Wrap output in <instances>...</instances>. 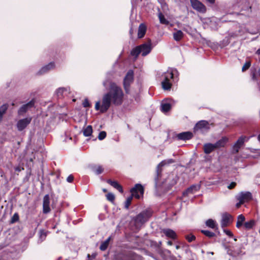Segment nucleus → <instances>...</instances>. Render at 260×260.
Instances as JSON below:
<instances>
[{
    "mask_svg": "<svg viewBox=\"0 0 260 260\" xmlns=\"http://www.w3.org/2000/svg\"><path fill=\"white\" fill-rule=\"evenodd\" d=\"M124 96L122 88L115 82H110L108 92L103 95L102 103L100 101L96 102L95 109L100 110L101 113H105L109 109L111 104L115 106L121 105L123 102Z\"/></svg>",
    "mask_w": 260,
    "mask_h": 260,
    "instance_id": "1",
    "label": "nucleus"
},
{
    "mask_svg": "<svg viewBox=\"0 0 260 260\" xmlns=\"http://www.w3.org/2000/svg\"><path fill=\"white\" fill-rule=\"evenodd\" d=\"M152 215V211L150 209H146L142 211L137 215L135 218V224L137 225H142L147 222Z\"/></svg>",
    "mask_w": 260,
    "mask_h": 260,
    "instance_id": "2",
    "label": "nucleus"
},
{
    "mask_svg": "<svg viewBox=\"0 0 260 260\" xmlns=\"http://www.w3.org/2000/svg\"><path fill=\"white\" fill-rule=\"evenodd\" d=\"M175 73H177V71L176 69H172L168 70L165 73L164 75V80L161 82L164 89L169 90L171 88L172 84L170 82V79L173 78Z\"/></svg>",
    "mask_w": 260,
    "mask_h": 260,
    "instance_id": "3",
    "label": "nucleus"
},
{
    "mask_svg": "<svg viewBox=\"0 0 260 260\" xmlns=\"http://www.w3.org/2000/svg\"><path fill=\"white\" fill-rule=\"evenodd\" d=\"M134 81V72L133 70H129L123 80V87L126 93L129 92L131 84Z\"/></svg>",
    "mask_w": 260,
    "mask_h": 260,
    "instance_id": "4",
    "label": "nucleus"
},
{
    "mask_svg": "<svg viewBox=\"0 0 260 260\" xmlns=\"http://www.w3.org/2000/svg\"><path fill=\"white\" fill-rule=\"evenodd\" d=\"M193 9L197 11L205 13L206 12V6L198 0H189Z\"/></svg>",
    "mask_w": 260,
    "mask_h": 260,
    "instance_id": "5",
    "label": "nucleus"
},
{
    "mask_svg": "<svg viewBox=\"0 0 260 260\" xmlns=\"http://www.w3.org/2000/svg\"><path fill=\"white\" fill-rule=\"evenodd\" d=\"M132 196L137 199H140L144 193V188L140 184H137L131 189Z\"/></svg>",
    "mask_w": 260,
    "mask_h": 260,
    "instance_id": "6",
    "label": "nucleus"
},
{
    "mask_svg": "<svg viewBox=\"0 0 260 260\" xmlns=\"http://www.w3.org/2000/svg\"><path fill=\"white\" fill-rule=\"evenodd\" d=\"M210 124L206 120H201L196 124L194 127V131H201L202 132L208 131L210 129Z\"/></svg>",
    "mask_w": 260,
    "mask_h": 260,
    "instance_id": "7",
    "label": "nucleus"
},
{
    "mask_svg": "<svg viewBox=\"0 0 260 260\" xmlns=\"http://www.w3.org/2000/svg\"><path fill=\"white\" fill-rule=\"evenodd\" d=\"M140 47V50H141V53H142V55L143 56H146L148 54L151 49V44L150 41H149L148 43H144L140 46H138Z\"/></svg>",
    "mask_w": 260,
    "mask_h": 260,
    "instance_id": "8",
    "label": "nucleus"
},
{
    "mask_svg": "<svg viewBox=\"0 0 260 260\" xmlns=\"http://www.w3.org/2000/svg\"><path fill=\"white\" fill-rule=\"evenodd\" d=\"M237 200H241L243 203L252 199V194L250 192H241L236 196Z\"/></svg>",
    "mask_w": 260,
    "mask_h": 260,
    "instance_id": "9",
    "label": "nucleus"
},
{
    "mask_svg": "<svg viewBox=\"0 0 260 260\" xmlns=\"http://www.w3.org/2000/svg\"><path fill=\"white\" fill-rule=\"evenodd\" d=\"M31 118H25L19 120L17 123V127L19 131H23L31 122Z\"/></svg>",
    "mask_w": 260,
    "mask_h": 260,
    "instance_id": "10",
    "label": "nucleus"
},
{
    "mask_svg": "<svg viewBox=\"0 0 260 260\" xmlns=\"http://www.w3.org/2000/svg\"><path fill=\"white\" fill-rule=\"evenodd\" d=\"M50 198L48 194H46L43 198V212L47 214L50 211Z\"/></svg>",
    "mask_w": 260,
    "mask_h": 260,
    "instance_id": "11",
    "label": "nucleus"
},
{
    "mask_svg": "<svg viewBox=\"0 0 260 260\" xmlns=\"http://www.w3.org/2000/svg\"><path fill=\"white\" fill-rule=\"evenodd\" d=\"M232 220V216L227 213H224L222 215V218L221 220V226L222 228L227 226L231 222Z\"/></svg>",
    "mask_w": 260,
    "mask_h": 260,
    "instance_id": "12",
    "label": "nucleus"
},
{
    "mask_svg": "<svg viewBox=\"0 0 260 260\" xmlns=\"http://www.w3.org/2000/svg\"><path fill=\"white\" fill-rule=\"evenodd\" d=\"M245 140H248V138L245 136H241L238 139L233 147V149L235 153L239 152V149L244 144Z\"/></svg>",
    "mask_w": 260,
    "mask_h": 260,
    "instance_id": "13",
    "label": "nucleus"
},
{
    "mask_svg": "<svg viewBox=\"0 0 260 260\" xmlns=\"http://www.w3.org/2000/svg\"><path fill=\"white\" fill-rule=\"evenodd\" d=\"M35 104L34 100H31L28 103L22 105L18 111V114L19 115H22L23 113H25L29 108H31L34 106Z\"/></svg>",
    "mask_w": 260,
    "mask_h": 260,
    "instance_id": "14",
    "label": "nucleus"
},
{
    "mask_svg": "<svg viewBox=\"0 0 260 260\" xmlns=\"http://www.w3.org/2000/svg\"><path fill=\"white\" fill-rule=\"evenodd\" d=\"M193 137V134L190 132H185L179 133L177 135V138L181 140H188Z\"/></svg>",
    "mask_w": 260,
    "mask_h": 260,
    "instance_id": "15",
    "label": "nucleus"
},
{
    "mask_svg": "<svg viewBox=\"0 0 260 260\" xmlns=\"http://www.w3.org/2000/svg\"><path fill=\"white\" fill-rule=\"evenodd\" d=\"M204 152L205 153L208 154L213 151L215 149H217L214 144L206 143L203 146Z\"/></svg>",
    "mask_w": 260,
    "mask_h": 260,
    "instance_id": "16",
    "label": "nucleus"
},
{
    "mask_svg": "<svg viewBox=\"0 0 260 260\" xmlns=\"http://www.w3.org/2000/svg\"><path fill=\"white\" fill-rule=\"evenodd\" d=\"M162 233L168 237L175 239L176 237L175 232L170 229H165L162 230Z\"/></svg>",
    "mask_w": 260,
    "mask_h": 260,
    "instance_id": "17",
    "label": "nucleus"
},
{
    "mask_svg": "<svg viewBox=\"0 0 260 260\" xmlns=\"http://www.w3.org/2000/svg\"><path fill=\"white\" fill-rule=\"evenodd\" d=\"M107 182L112 186L114 188L117 189L119 192H123V189L121 185H120L118 182L116 181H112L111 179H108Z\"/></svg>",
    "mask_w": 260,
    "mask_h": 260,
    "instance_id": "18",
    "label": "nucleus"
},
{
    "mask_svg": "<svg viewBox=\"0 0 260 260\" xmlns=\"http://www.w3.org/2000/svg\"><path fill=\"white\" fill-rule=\"evenodd\" d=\"M146 31V26L145 24L141 23L139 26L138 37V38H143L145 35Z\"/></svg>",
    "mask_w": 260,
    "mask_h": 260,
    "instance_id": "19",
    "label": "nucleus"
},
{
    "mask_svg": "<svg viewBox=\"0 0 260 260\" xmlns=\"http://www.w3.org/2000/svg\"><path fill=\"white\" fill-rule=\"evenodd\" d=\"M206 225L209 228L214 229L215 230H218V225L216 221L212 219H209L206 221Z\"/></svg>",
    "mask_w": 260,
    "mask_h": 260,
    "instance_id": "20",
    "label": "nucleus"
},
{
    "mask_svg": "<svg viewBox=\"0 0 260 260\" xmlns=\"http://www.w3.org/2000/svg\"><path fill=\"white\" fill-rule=\"evenodd\" d=\"M54 68V63L52 62H50L48 65L42 67L41 68V69L40 70L39 73L40 74H44V73L47 72L50 70L53 69Z\"/></svg>",
    "mask_w": 260,
    "mask_h": 260,
    "instance_id": "21",
    "label": "nucleus"
},
{
    "mask_svg": "<svg viewBox=\"0 0 260 260\" xmlns=\"http://www.w3.org/2000/svg\"><path fill=\"white\" fill-rule=\"evenodd\" d=\"M228 139L225 138L223 137L221 139H220L219 141L216 142L214 145L216 146V148H219L220 147H224L226 142H228Z\"/></svg>",
    "mask_w": 260,
    "mask_h": 260,
    "instance_id": "22",
    "label": "nucleus"
},
{
    "mask_svg": "<svg viewBox=\"0 0 260 260\" xmlns=\"http://www.w3.org/2000/svg\"><path fill=\"white\" fill-rule=\"evenodd\" d=\"M171 108V105L167 102H163L161 104L160 109L164 113L168 112Z\"/></svg>",
    "mask_w": 260,
    "mask_h": 260,
    "instance_id": "23",
    "label": "nucleus"
},
{
    "mask_svg": "<svg viewBox=\"0 0 260 260\" xmlns=\"http://www.w3.org/2000/svg\"><path fill=\"white\" fill-rule=\"evenodd\" d=\"M111 240V237L110 236L108 239H107L105 241L103 242L100 247V250L102 251H105L108 248L110 240Z\"/></svg>",
    "mask_w": 260,
    "mask_h": 260,
    "instance_id": "24",
    "label": "nucleus"
},
{
    "mask_svg": "<svg viewBox=\"0 0 260 260\" xmlns=\"http://www.w3.org/2000/svg\"><path fill=\"white\" fill-rule=\"evenodd\" d=\"M184 34L181 30H177L176 32L173 33V38L176 41H180L183 37Z\"/></svg>",
    "mask_w": 260,
    "mask_h": 260,
    "instance_id": "25",
    "label": "nucleus"
},
{
    "mask_svg": "<svg viewBox=\"0 0 260 260\" xmlns=\"http://www.w3.org/2000/svg\"><path fill=\"white\" fill-rule=\"evenodd\" d=\"M8 104H5L0 107V122L2 121L3 115L6 112L8 108Z\"/></svg>",
    "mask_w": 260,
    "mask_h": 260,
    "instance_id": "26",
    "label": "nucleus"
},
{
    "mask_svg": "<svg viewBox=\"0 0 260 260\" xmlns=\"http://www.w3.org/2000/svg\"><path fill=\"white\" fill-rule=\"evenodd\" d=\"M245 217L242 214L239 215L237 217V221L236 223V227L240 228L243 224V222L245 221Z\"/></svg>",
    "mask_w": 260,
    "mask_h": 260,
    "instance_id": "27",
    "label": "nucleus"
},
{
    "mask_svg": "<svg viewBox=\"0 0 260 260\" xmlns=\"http://www.w3.org/2000/svg\"><path fill=\"white\" fill-rule=\"evenodd\" d=\"M83 133L84 136L88 137L92 133V128L91 125H88L83 131Z\"/></svg>",
    "mask_w": 260,
    "mask_h": 260,
    "instance_id": "28",
    "label": "nucleus"
},
{
    "mask_svg": "<svg viewBox=\"0 0 260 260\" xmlns=\"http://www.w3.org/2000/svg\"><path fill=\"white\" fill-rule=\"evenodd\" d=\"M255 224V221L254 220H250L249 221L246 222L244 224V228L246 230H249L252 228Z\"/></svg>",
    "mask_w": 260,
    "mask_h": 260,
    "instance_id": "29",
    "label": "nucleus"
},
{
    "mask_svg": "<svg viewBox=\"0 0 260 260\" xmlns=\"http://www.w3.org/2000/svg\"><path fill=\"white\" fill-rule=\"evenodd\" d=\"M158 16L160 23L164 24H169V21L165 18L164 15L161 13H159Z\"/></svg>",
    "mask_w": 260,
    "mask_h": 260,
    "instance_id": "30",
    "label": "nucleus"
},
{
    "mask_svg": "<svg viewBox=\"0 0 260 260\" xmlns=\"http://www.w3.org/2000/svg\"><path fill=\"white\" fill-rule=\"evenodd\" d=\"M64 91H67V89L63 87H60L58 88L56 91V93L58 98H60L62 96L63 93Z\"/></svg>",
    "mask_w": 260,
    "mask_h": 260,
    "instance_id": "31",
    "label": "nucleus"
},
{
    "mask_svg": "<svg viewBox=\"0 0 260 260\" xmlns=\"http://www.w3.org/2000/svg\"><path fill=\"white\" fill-rule=\"evenodd\" d=\"M140 53H141V50H140V47L138 46L133 49L131 51V55L135 56L136 58L138 56Z\"/></svg>",
    "mask_w": 260,
    "mask_h": 260,
    "instance_id": "32",
    "label": "nucleus"
},
{
    "mask_svg": "<svg viewBox=\"0 0 260 260\" xmlns=\"http://www.w3.org/2000/svg\"><path fill=\"white\" fill-rule=\"evenodd\" d=\"M198 190L197 187L195 185H192L190 187L188 188L185 192L183 193V194H188V193H193L194 191H197Z\"/></svg>",
    "mask_w": 260,
    "mask_h": 260,
    "instance_id": "33",
    "label": "nucleus"
},
{
    "mask_svg": "<svg viewBox=\"0 0 260 260\" xmlns=\"http://www.w3.org/2000/svg\"><path fill=\"white\" fill-rule=\"evenodd\" d=\"M201 233L209 238H212L215 236L214 233L208 230H202Z\"/></svg>",
    "mask_w": 260,
    "mask_h": 260,
    "instance_id": "34",
    "label": "nucleus"
},
{
    "mask_svg": "<svg viewBox=\"0 0 260 260\" xmlns=\"http://www.w3.org/2000/svg\"><path fill=\"white\" fill-rule=\"evenodd\" d=\"M133 197L134 196H132V194H131V196H129V197H128L126 199V201L125 202V204H124V207L126 209H128L129 206V205L131 204V202H132V201Z\"/></svg>",
    "mask_w": 260,
    "mask_h": 260,
    "instance_id": "35",
    "label": "nucleus"
},
{
    "mask_svg": "<svg viewBox=\"0 0 260 260\" xmlns=\"http://www.w3.org/2000/svg\"><path fill=\"white\" fill-rule=\"evenodd\" d=\"M174 162V160L173 159H169L167 160H163L158 164L157 167H162L167 164H172Z\"/></svg>",
    "mask_w": 260,
    "mask_h": 260,
    "instance_id": "36",
    "label": "nucleus"
},
{
    "mask_svg": "<svg viewBox=\"0 0 260 260\" xmlns=\"http://www.w3.org/2000/svg\"><path fill=\"white\" fill-rule=\"evenodd\" d=\"M186 239L187 240L188 242H191L192 241L195 240L196 237L192 234H189L186 235L185 236Z\"/></svg>",
    "mask_w": 260,
    "mask_h": 260,
    "instance_id": "37",
    "label": "nucleus"
},
{
    "mask_svg": "<svg viewBox=\"0 0 260 260\" xmlns=\"http://www.w3.org/2000/svg\"><path fill=\"white\" fill-rule=\"evenodd\" d=\"M106 137V133L105 131L101 132L98 136V139L100 140L104 139Z\"/></svg>",
    "mask_w": 260,
    "mask_h": 260,
    "instance_id": "38",
    "label": "nucleus"
},
{
    "mask_svg": "<svg viewBox=\"0 0 260 260\" xmlns=\"http://www.w3.org/2000/svg\"><path fill=\"white\" fill-rule=\"evenodd\" d=\"M107 199L111 202H113L115 199L114 195L112 193H108L106 195Z\"/></svg>",
    "mask_w": 260,
    "mask_h": 260,
    "instance_id": "39",
    "label": "nucleus"
},
{
    "mask_svg": "<svg viewBox=\"0 0 260 260\" xmlns=\"http://www.w3.org/2000/svg\"><path fill=\"white\" fill-rule=\"evenodd\" d=\"M94 171L97 175L101 174L103 172V168L99 166L96 168L94 169Z\"/></svg>",
    "mask_w": 260,
    "mask_h": 260,
    "instance_id": "40",
    "label": "nucleus"
},
{
    "mask_svg": "<svg viewBox=\"0 0 260 260\" xmlns=\"http://www.w3.org/2000/svg\"><path fill=\"white\" fill-rule=\"evenodd\" d=\"M251 63L249 61L246 62L242 67V71L243 72L245 71L250 67Z\"/></svg>",
    "mask_w": 260,
    "mask_h": 260,
    "instance_id": "41",
    "label": "nucleus"
},
{
    "mask_svg": "<svg viewBox=\"0 0 260 260\" xmlns=\"http://www.w3.org/2000/svg\"><path fill=\"white\" fill-rule=\"evenodd\" d=\"M19 220V216L17 213H15L11 218V223H14Z\"/></svg>",
    "mask_w": 260,
    "mask_h": 260,
    "instance_id": "42",
    "label": "nucleus"
},
{
    "mask_svg": "<svg viewBox=\"0 0 260 260\" xmlns=\"http://www.w3.org/2000/svg\"><path fill=\"white\" fill-rule=\"evenodd\" d=\"M83 106L84 107H88L90 106V104L88 99H85L83 102Z\"/></svg>",
    "mask_w": 260,
    "mask_h": 260,
    "instance_id": "43",
    "label": "nucleus"
},
{
    "mask_svg": "<svg viewBox=\"0 0 260 260\" xmlns=\"http://www.w3.org/2000/svg\"><path fill=\"white\" fill-rule=\"evenodd\" d=\"M223 232L225 233L226 235H227L229 237H232L233 236V233H232L231 231H230L229 230L224 229Z\"/></svg>",
    "mask_w": 260,
    "mask_h": 260,
    "instance_id": "44",
    "label": "nucleus"
},
{
    "mask_svg": "<svg viewBox=\"0 0 260 260\" xmlns=\"http://www.w3.org/2000/svg\"><path fill=\"white\" fill-rule=\"evenodd\" d=\"M74 180V176L72 175H70L67 179V181L69 183H72Z\"/></svg>",
    "mask_w": 260,
    "mask_h": 260,
    "instance_id": "45",
    "label": "nucleus"
},
{
    "mask_svg": "<svg viewBox=\"0 0 260 260\" xmlns=\"http://www.w3.org/2000/svg\"><path fill=\"white\" fill-rule=\"evenodd\" d=\"M236 185V183L234 182H233L228 186V188L229 189H232L235 187Z\"/></svg>",
    "mask_w": 260,
    "mask_h": 260,
    "instance_id": "46",
    "label": "nucleus"
},
{
    "mask_svg": "<svg viewBox=\"0 0 260 260\" xmlns=\"http://www.w3.org/2000/svg\"><path fill=\"white\" fill-rule=\"evenodd\" d=\"M238 201H239V202L237 203L236 205V207L238 208H239L242 204H244L241 200H238Z\"/></svg>",
    "mask_w": 260,
    "mask_h": 260,
    "instance_id": "47",
    "label": "nucleus"
},
{
    "mask_svg": "<svg viewBox=\"0 0 260 260\" xmlns=\"http://www.w3.org/2000/svg\"><path fill=\"white\" fill-rule=\"evenodd\" d=\"M23 169H24L23 168H21L20 167H16L15 170L16 171L20 172L21 170H22Z\"/></svg>",
    "mask_w": 260,
    "mask_h": 260,
    "instance_id": "48",
    "label": "nucleus"
},
{
    "mask_svg": "<svg viewBox=\"0 0 260 260\" xmlns=\"http://www.w3.org/2000/svg\"><path fill=\"white\" fill-rule=\"evenodd\" d=\"M252 78L253 80H256L257 78L255 74L254 73L252 74Z\"/></svg>",
    "mask_w": 260,
    "mask_h": 260,
    "instance_id": "49",
    "label": "nucleus"
},
{
    "mask_svg": "<svg viewBox=\"0 0 260 260\" xmlns=\"http://www.w3.org/2000/svg\"><path fill=\"white\" fill-rule=\"evenodd\" d=\"M211 4H213L215 2V0H206Z\"/></svg>",
    "mask_w": 260,
    "mask_h": 260,
    "instance_id": "50",
    "label": "nucleus"
},
{
    "mask_svg": "<svg viewBox=\"0 0 260 260\" xmlns=\"http://www.w3.org/2000/svg\"><path fill=\"white\" fill-rule=\"evenodd\" d=\"M133 33V30L132 28H131L129 30V34H131V35H132Z\"/></svg>",
    "mask_w": 260,
    "mask_h": 260,
    "instance_id": "51",
    "label": "nucleus"
},
{
    "mask_svg": "<svg viewBox=\"0 0 260 260\" xmlns=\"http://www.w3.org/2000/svg\"><path fill=\"white\" fill-rule=\"evenodd\" d=\"M256 54L260 55V48L256 51Z\"/></svg>",
    "mask_w": 260,
    "mask_h": 260,
    "instance_id": "52",
    "label": "nucleus"
},
{
    "mask_svg": "<svg viewBox=\"0 0 260 260\" xmlns=\"http://www.w3.org/2000/svg\"><path fill=\"white\" fill-rule=\"evenodd\" d=\"M103 84V85L105 87H106V84H107V82L106 81H104Z\"/></svg>",
    "mask_w": 260,
    "mask_h": 260,
    "instance_id": "53",
    "label": "nucleus"
},
{
    "mask_svg": "<svg viewBox=\"0 0 260 260\" xmlns=\"http://www.w3.org/2000/svg\"><path fill=\"white\" fill-rule=\"evenodd\" d=\"M257 74L260 76V68L258 70Z\"/></svg>",
    "mask_w": 260,
    "mask_h": 260,
    "instance_id": "54",
    "label": "nucleus"
},
{
    "mask_svg": "<svg viewBox=\"0 0 260 260\" xmlns=\"http://www.w3.org/2000/svg\"><path fill=\"white\" fill-rule=\"evenodd\" d=\"M168 244L169 245H172V242H171V241H168Z\"/></svg>",
    "mask_w": 260,
    "mask_h": 260,
    "instance_id": "55",
    "label": "nucleus"
},
{
    "mask_svg": "<svg viewBox=\"0 0 260 260\" xmlns=\"http://www.w3.org/2000/svg\"><path fill=\"white\" fill-rule=\"evenodd\" d=\"M103 191L104 192H107V189H106L104 188V189H103Z\"/></svg>",
    "mask_w": 260,
    "mask_h": 260,
    "instance_id": "56",
    "label": "nucleus"
},
{
    "mask_svg": "<svg viewBox=\"0 0 260 260\" xmlns=\"http://www.w3.org/2000/svg\"><path fill=\"white\" fill-rule=\"evenodd\" d=\"M258 140L260 142V134L258 136Z\"/></svg>",
    "mask_w": 260,
    "mask_h": 260,
    "instance_id": "57",
    "label": "nucleus"
},
{
    "mask_svg": "<svg viewBox=\"0 0 260 260\" xmlns=\"http://www.w3.org/2000/svg\"><path fill=\"white\" fill-rule=\"evenodd\" d=\"M92 256L93 258H94L95 256V254H93V255H92Z\"/></svg>",
    "mask_w": 260,
    "mask_h": 260,
    "instance_id": "58",
    "label": "nucleus"
},
{
    "mask_svg": "<svg viewBox=\"0 0 260 260\" xmlns=\"http://www.w3.org/2000/svg\"><path fill=\"white\" fill-rule=\"evenodd\" d=\"M87 257H90V254H88L87 255Z\"/></svg>",
    "mask_w": 260,
    "mask_h": 260,
    "instance_id": "59",
    "label": "nucleus"
},
{
    "mask_svg": "<svg viewBox=\"0 0 260 260\" xmlns=\"http://www.w3.org/2000/svg\"><path fill=\"white\" fill-rule=\"evenodd\" d=\"M234 240H235V241H236V240H237V239H236V238H234Z\"/></svg>",
    "mask_w": 260,
    "mask_h": 260,
    "instance_id": "60",
    "label": "nucleus"
}]
</instances>
